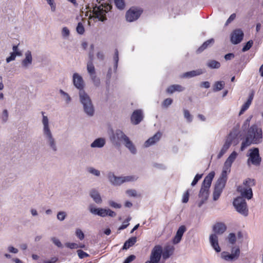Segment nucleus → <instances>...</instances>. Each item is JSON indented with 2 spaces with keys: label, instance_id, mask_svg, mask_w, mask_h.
<instances>
[{
  "label": "nucleus",
  "instance_id": "2",
  "mask_svg": "<svg viewBox=\"0 0 263 263\" xmlns=\"http://www.w3.org/2000/svg\"><path fill=\"white\" fill-rule=\"evenodd\" d=\"M215 176L214 172H211L204 178L199 193V200L198 202V206L200 208L206 201L209 195V189L211 186L212 181Z\"/></svg>",
  "mask_w": 263,
  "mask_h": 263
},
{
  "label": "nucleus",
  "instance_id": "7",
  "mask_svg": "<svg viewBox=\"0 0 263 263\" xmlns=\"http://www.w3.org/2000/svg\"><path fill=\"white\" fill-rule=\"evenodd\" d=\"M115 136L118 140L124 142L125 146L132 153L135 154L136 153L137 150L135 145L129 138L125 135L122 131L117 130L115 133Z\"/></svg>",
  "mask_w": 263,
  "mask_h": 263
},
{
  "label": "nucleus",
  "instance_id": "52",
  "mask_svg": "<svg viewBox=\"0 0 263 263\" xmlns=\"http://www.w3.org/2000/svg\"><path fill=\"white\" fill-rule=\"evenodd\" d=\"M184 117L186 119V120L189 122L192 121V117L191 115V114H190V113L189 110H187L186 109H184Z\"/></svg>",
  "mask_w": 263,
  "mask_h": 263
},
{
  "label": "nucleus",
  "instance_id": "15",
  "mask_svg": "<svg viewBox=\"0 0 263 263\" xmlns=\"http://www.w3.org/2000/svg\"><path fill=\"white\" fill-rule=\"evenodd\" d=\"M143 119L142 112L141 110H135L130 117L132 123L134 125L139 124Z\"/></svg>",
  "mask_w": 263,
  "mask_h": 263
},
{
  "label": "nucleus",
  "instance_id": "55",
  "mask_svg": "<svg viewBox=\"0 0 263 263\" xmlns=\"http://www.w3.org/2000/svg\"><path fill=\"white\" fill-rule=\"evenodd\" d=\"M58 260V258L56 256L51 257L49 259H45L43 261L44 263H56Z\"/></svg>",
  "mask_w": 263,
  "mask_h": 263
},
{
  "label": "nucleus",
  "instance_id": "14",
  "mask_svg": "<svg viewBox=\"0 0 263 263\" xmlns=\"http://www.w3.org/2000/svg\"><path fill=\"white\" fill-rule=\"evenodd\" d=\"M87 69L95 85L97 86L98 85L100 84V80L97 78L96 76V71L93 62H91V61L88 62L87 64Z\"/></svg>",
  "mask_w": 263,
  "mask_h": 263
},
{
  "label": "nucleus",
  "instance_id": "48",
  "mask_svg": "<svg viewBox=\"0 0 263 263\" xmlns=\"http://www.w3.org/2000/svg\"><path fill=\"white\" fill-rule=\"evenodd\" d=\"M77 253L80 258H84L89 256V255L87 253L84 252L82 250H78L77 251Z\"/></svg>",
  "mask_w": 263,
  "mask_h": 263
},
{
  "label": "nucleus",
  "instance_id": "6",
  "mask_svg": "<svg viewBox=\"0 0 263 263\" xmlns=\"http://www.w3.org/2000/svg\"><path fill=\"white\" fill-rule=\"evenodd\" d=\"M112 6L109 4H106L105 6L103 5L99 6H95L93 8V16L102 22L106 20V13L109 11Z\"/></svg>",
  "mask_w": 263,
  "mask_h": 263
},
{
  "label": "nucleus",
  "instance_id": "13",
  "mask_svg": "<svg viewBox=\"0 0 263 263\" xmlns=\"http://www.w3.org/2000/svg\"><path fill=\"white\" fill-rule=\"evenodd\" d=\"M243 32L240 29H236L233 31L231 34V41L234 44H237L239 43L243 39Z\"/></svg>",
  "mask_w": 263,
  "mask_h": 263
},
{
  "label": "nucleus",
  "instance_id": "49",
  "mask_svg": "<svg viewBox=\"0 0 263 263\" xmlns=\"http://www.w3.org/2000/svg\"><path fill=\"white\" fill-rule=\"evenodd\" d=\"M65 246L69 249H73L79 248V245L76 243L67 242L65 243Z\"/></svg>",
  "mask_w": 263,
  "mask_h": 263
},
{
  "label": "nucleus",
  "instance_id": "41",
  "mask_svg": "<svg viewBox=\"0 0 263 263\" xmlns=\"http://www.w3.org/2000/svg\"><path fill=\"white\" fill-rule=\"evenodd\" d=\"M77 32L80 34H83L85 32V29L81 22H79L76 28Z\"/></svg>",
  "mask_w": 263,
  "mask_h": 263
},
{
  "label": "nucleus",
  "instance_id": "17",
  "mask_svg": "<svg viewBox=\"0 0 263 263\" xmlns=\"http://www.w3.org/2000/svg\"><path fill=\"white\" fill-rule=\"evenodd\" d=\"M209 240L211 245L213 248L217 252H220L221 249L218 245V237L216 234H212L210 235Z\"/></svg>",
  "mask_w": 263,
  "mask_h": 263
},
{
  "label": "nucleus",
  "instance_id": "31",
  "mask_svg": "<svg viewBox=\"0 0 263 263\" xmlns=\"http://www.w3.org/2000/svg\"><path fill=\"white\" fill-rule=\"evenodd\" d=\"M105 143V140L102 138H98L95 140L91 144L92 147H102Z\"/></svg>",
  "mask_w": 263,
  "mask_h": 263
},
{
  "label": "nucleus",
  "instance_id": "12",
  "mask_svg": "<svg viewBox=\"0 0 263 263\" xmlns=\"http://www.w3.org/2000/svg\"><path fill=\"white\" fill-rule=\"evenodd\" d=\"M249 161H250L253 164H259L261 162V158L259 156V149L254 148L250 150Z\"/></svg>",
  "mask_w": 263,
  "mask_h": 263
},
{
  "label": "nucleus",
  "instance_id": "5",
  "mask_svg": "<svg viewBox=\"0 0 263 263\" xmlns=\"http://www.w3.org/2000/svg\"><path fill=\"white\" fill-rule=\"evenodd\" d=\"M247 137L253 141L255 144H258L262 138V130L261 128H259L257 125L253 124L249 128Z\"/></svg>",
  "mask_w": 263,
  "mask_h": 263
},
{
  "label": "nucleus",
  "instance_id": "3",
  "mask_svg": "<svg viewBox=\"0 0 263 263\" xmlns=\"http://www.w3.org/2000/svg\"><path fill=\"white\" fill-rule=\"evenodd\" d=\"M230 165H224L223 168L221 176L216 182L214 187V190L213 193V199L214 201H216L219 199L222 190L225 186L227 179V174L230 172Z\"/></svg>",
  "mask_w": 263,
  "mask_h": 263
},
{
  "label": "nucleus",
  "instance_id": "58",
  "mask_svg": "<svg viewBox=\"0 0 263 263\" xmlns=\"http://www.w3.org/2000/svg\"><path fill=\"white\" fill-rule=\"evenodd\" d=\"M173 102V100L171 98H167L163 102V105L165 107H168Z\"/></svg>",
  "mask_w": 263,
  "mask_h": 263
},
{
  "label": "nucleus",
  "instance_id": "33",
  "mask_svg": "<svg viewBox=\"0 0 263 263\" xmlns=\"http://www.w3.org/2000/svg\"><path fill=\"white\" fill-rule=\"evenodd\" d=\"M223 81H217L215 83L213 87V90L214 92L218 91L222 89L224 86Z\"/></svg>",
  "mask_w": 263,
  "mask_h": 263
},
{
  "label": "nucleus",
  "instance_id": "53",
  "mask_svg": "<svg viewBox=\"0 0 263 263\" xmlns=\"http://www.w3.org/2000/svg\"><path fill=\"white\" fill-rule=\"evenodd\" d=\"M7 250L9 252L13 254H16L18 252V250L12 246H9L7 247Z\"/></svg>",
  "mask_w": 263,
  "mask_h": 263
},
{
  "label": "nucleus",
  "instance_id": "54",
  "mask_svg": "<svg viewBox=\"0 0 263 263\" xmlns=\"http://www.w3.org/2000/svg\"><path fill=\"white\" fill-rule=\"evenodd\" d=\"M202 174H197L195 177L194 180H193L191 185L192 186H194L195 185H196L198 180H199L202 178Z\"/></svg>",
  "mask_w": 263,
  "mask_h": 263
},
{
  "label": "nucleus",
  "instance_id": "47",
  "mask_svg": "<svg viewBox=\"0 0 263 263\" xmlns=\"http://www.w3.org/2000/svg\"><path fill=\"white\" fill-rule=\"evenodd\" d=\"M114 60L115 61V67L116 68L118 66V63L119 61V52H118V50L117 49H116V50L115 51V54L114 56Z\"/></svg>",
  "mask_w": 263,
  "mask_h": 263
},
{
  "label": "nucleus",
  "instance_id": "63",
  "mask_svg": "<svg viewBox=\"0 0 263 263\" xmlns=\"http://www.w3.org/2000/svg\"><path fill=\"white\" fill-rule=\"evenodd\" d=\"M235 17H236V14L235 13L232 14L230 16V17L228 18V19L227 20L226 25H228L229 23H230L231 22H232L235 18Z\"/></svg>",
  "mask_w": 263,
  "mask_h": 263
},
{
  "label": "nucleus",
  "instance_id": "46",
  "mask_svg": "<svg viewBox=\"0 0 263 263\" xmlns=\"http://www.w3.org/2000/svg\"><path fill=\"white\" fill-rule=\"evenodd\" d=\"M66 217V213L65 212H59L57 214V219L60 221H63Z\"/></svg>",
  "mask_w": 263,
  "mask_h": 263
},
{
  "label": "nucleus",
  "instance_id": "44",
  "mask_svg": "<svg viewBox=\"0 0 263 263\" xmlns=\"http://www.w3.org/2000/svg\"><path fill=\"white\" fill-rule=\"evenodd\" d=\"M75 233L79 239L83 240L84 238V234L81 229H77Z\"/></svg>",
  "mask_w": 263,
  "mask_h": 263
},
{
  "label": "nucleus",
  "instance_id": "51",
  "mask_svg": "<svg viewBox=\"0 0 263 263\" xmlns=\"http://www.w3.org/2000/svg\"><path fill=\"white\" fill-rule=\"evenodd\" d=\"M2 119L4 122H6L8 119V112L7 109H4L2 115Z\"/></svg>",
  "mask_w": 263,
  "mask_h": 263
},
{
  "label": "nucleus",
  "instance_id": "22",
  "mask_svg": "<svg viewBox=\"0 0 263 263\" xmlns=\"http://www.w3.org/2000/svg\"><path fill=\"white\" fill-rule=\"evenodd\" d=\"M227 227L221 222L217 223L213 226L214 232L217 234H221L226 231Z\"/></svg>",
  "mask_w": 263,
  "mask_h": 263
},
{
  "label": "nucleus",
  "instance_id": "45",
  "mask_svg": "<svg viewBox=\"0 0 263 263\" xmlns=\"http://www.w3.org/2000/svg\"><path fill=\"white\" fill-rule=\"evenodd\" d=\"M51 240L58 247L62 248L63 247L62 243L58 238L53 237L51 238Z\"/></svg>",
  "mask_w": 263,
  "mask_h": 263
},
{
  "label": "nucleus",
  "instance_id": "27",
  "mask_svg": "<svg viewBox=\"0 0 263 263\" xmlns=\"http://www.w3.org/2000/svg\"><path fill=\"white\" fill-rule=\"evenodd\" d=\"M174 250V248L173 246H167L165 247L164 252L162 253V256L164 259L168 258L171 255Z\"/></svg>",
  "mask_w": 263,
  "mask_h": 263
},
{
  "label": "nucleus",
  "instance_id": "1",
  "mask_svg": "<svg viewBox=\"0 0 263 263\" xmlns=\"http://www.w3.org/2000/svg\"><path fill=\"white\" fill-rule=\"evenodd\" d=\"M255 185V181L253 179L248 178L244 181L243 184L239 186L237 190L240 192L242 197H238L234 199L233 205L236 210L240 214L246 216L248 214L246 200L243 197L248 199L252 198L253 196L251 187Z\"/></svg>",
  "mask_w": 263,
  "mask_h": 263
},
{
  "label": "nucleus",
  "instance_id": "10",
  "mask_svg": "<svg viewBox=\"0 0 263 263\" xmlns=\"http://www.w3.org/2000/svg\"><path fill=\"white\" fill-rule=\"evenodd\" d=\"M142 12L143 10L140 8L135 7H131L126 13L127 21L131 22L137 20Z\"/></svg>",
  "mask_w": 263,
  "mask_h": 263
},
{
  "label": "nucleus",
  "instance_id": "25",
  "mask_svg": "<svg viewBox=\"0 0 263 263\" xmlns=\"http://www.w3.org/2000/svg\"><path fill=\"white\" fill-rule=\"evenodd\" d=\"M106 216H109L111 217H114L116 216V214L114 211H111L110 209H106L103 208H101L100 216L104 217Z\"/></svg>",
  "mask_w": 263,
  "mask_h": 263
},
{
  "label": "nucleus",
  "instance_id": "11",
  "mask_svg": "<svg viewBox=\"0 0 263 263\" xmlns=\"http://www.w3.org/2000/svg\"><path fill=\"white\" fill-rule=\"evenodd\" d=\"M162 254V247L159 245L155 246L152 250L150 255V260H149V261L152 263H158L160 260Z\"/></svg>",
  "mask_w": 263,
  "mask_h": 263
},
{
  "label": "nucleus",
  "instance_id": "37",
  "mask_svg": "<svg viewBox=\"0 0 263 263\" xmlns=\"http://www.w3.org/2000/svg\"><path fill=\"white\" fill-rule=\"evenodd\" d=\"M221 257L223 259L227 260V261H232L236 260L234 258V256H233V255L231 254H229L228 252H223L221 254Z\"/></svg>",
  "mask_w": 263,
  "mask_h": 263
},
{
  "label": "nucleus",
  "instance_id": "39",
  "mask_svg": "<svg viewBox=\"0 0 263 263\" xmlns=\"http://www.w3.org/2000/svg\"><path fill=\"white\" fill-rule=\"evenodd\" d=\"M21 52H12L10 54V56L6 59L7 63H9L11 61L14 60L16 55H21Z\"/></svg>",
  "mask_w": 263,
  "mask_h": 263
},
{
  "label": "nucleus",
  "instance_id": "36",
  "mask_svg": "<svg viewBox=\"0 0 263 263\" xmlns=\"http://www.w3.org/2000/svg\"><path fill=\"white\" fill-rule=\"evenodd\" d=\"M101 208H97L93 205L89 206V211L93 215L100 216Z\"/></svg>",
  "mask_w": 263,
  "mask_h": 263
},
{
  "label": "nucleus",
  "instance_id": "42",
  "mask_svg": "<svg viewBox=\"0 0 263 263\" xmlns=\"http://www.w3.org/2000/svg\"><path fill=\"white\" fill-rule=\"evenodd\" d=\"M87 171L91 174L92 175H93L96 176H99L100 174V171L98 170H96L95 168H94L93 167H88L87 168Z\"/></svg>",
  "mask_w": 263,
  "mask_h": 263
},
{
  "label": "nucleus",
  "instance_id": "59",
  "mask_svg": "<svg viewBox=\"0 0 263 263\" xmlns=\"http://www.w3.org/2000/svg\"><path fill=\"white\" fill-rule=\"evenodd\" d=\"M130 218H128L126 220H125L123 222V224L121 227H120V228H119V230H121L125 229L128 226V224H129L128 222L130 221Z\"/></svg>",
  "mask_w": 263,
  "mask_h": 263
},
{
  "label": "nucleus",
  "instance_id": "50",
  "mask_svg": "<svg viewBox=\"0 0 263 263\" xmlns=\"http://www.w3.org/2000/svg\"><path fill=\"white\" fill-rule=\"evenodd\" d=\"M126 193L129 197H137L138 196V194L137 192L135 190H128L126 191Z\"/></svg>",
  "mask_w": 263,
  "mask_h": 263
},
{
  "label": "nucleus",
  "instance_id": "21",
  "mask_svg": "<svg viewBox=\"0 0 263 263\" xmlns=\"http://www.w3.org/2000/svg\"><path fill=\"white\" fill-rule=\"evenodd\" d=\"M232 144V140L230 139H227L220 151L217 155L218 159L220 158L228 151Z\"/></svg>",
  "mask_w": 263,
  "mask_h": 263
},
{
  "label": "nucleus",
  "instance_id": "32",
  "mask_svg": "<svg viewBox=\"0 0 263 263\" xmlns=\"http://www.w3.org/2000/svg\"><path fill=\"white\" fill-rule=\"evenodd\" d=\"M136 240L137 238L136 237H131L126 241H125L123 246V249L125 250L128 249L129 247L133 246L136 243Z\"/></svg>",
  "mask_w": 263,
  "mask_h": 263
},
{
  "label": "nucleus",
  "instance_id": "35",
  "mask_svg": "<svg viewBox=\"0 0 263 263\" xmlns=\"http://www.w3.org/2000/svg\"><path fill=\"white\" fill-rule=\"evenodd\" d=\"M207 66L210 68H219L220 67V63L215 60H210L207 63Z\"/></svg>",
  "mask_w": 263,
  "mask_h": 263
},
{
  "label": "nucleus",
  "instance_id": "8",
  "mask_svg": "<svg viewBox=\"0 0 263 263\" xmlns=\"http://www.w3.org/2000/svg\"><path fill=\"white\" fill-rule=\"evenodd\" d=\"M43 115V123L44 125V133L45 135H46L47 138L48 139V141L50 144V147L54 150L56 151V146L54 143V139L52 138L51 133L49 128L48 125V119L47 116H45L44 115V112L43 111L42 112Z\"/></svg>",
  "mask_w": 263,
  "mask_h": 263
},
{
  "label": "nucleus",
  "instance_id": "62",
  "mask_svg": "<svg viewBox=\"0 0 263 263\" xmlns=\"http://www.w3.org/2000/svg\"><path fill=\"white\" fill-rule=\"evenodd\" d=\"M109 204L110 206L115 208L119 209L121 207V205L120 204H118L113 201H109Z\"/></svg>",
  "mask_w": 263,
  "mask_h": 263
},
{
  "label": "nucleus",
  "instance_id": "56",
  "mask_svg": "<svg viewBox=\"0 0 263 263\" xmlns=\"http://www.w3.org/2000/svg\"><path fill=\"white\" fill-rule=\"evenodd\" d=\"M228 239L230 243L234 244L236 241V236L233 233H230L228 236Z\"/></svg>",
  "mask_w": 263,
  "mask_h": 263
},
{
  "label": "nucleus",
  "instance_id": "20",
  "mask_svg": "<svg viewBox=\"0 0 263 263\" xmlns=\"http://www.w3.org/2000/svg\"><path fill=\"white\" fill-rule=\"evenodd\" d=\"M185 230L186 228L184 226H181L179 228L177 231L176 234L173 239L174 243L177 244L180 241L182 236L184 232L185 231Z\"/></svg>",
  "mask_w": 263,
  "mask_h": 263
},
{
  "label": "nucleus",
  "instance_id": "43",
  "mask_svg": "<svg viewBox=\"0 0 263 263\" xmlns=\"http://www.w3.org/2000/svg\"><path fill=\"white\" fill-rule=\"evenodd\" d=\"M253 44V42L252 40L249 41L243 47L242 49V51L243 52H245L246 51L249 50L252 46Z\"/></svg>",
  "mask_w": 263,
  "mask_h": 263
},
{
  "label": "nucleus",
  "instance_id": "61",
  "mask_svg": "<svg viewBox=\"0 0 263 263\" xmlns=\"http://www.w3.org/2000/svg\"><path fill=\"white\" fill-rule=\"evenodd\" d=\"M90 48L92 51H90L89 53V61H91V62H93V50L94 49V45L93 44H91L90 45Z\"/></svg>",
  "mask_w": 263,
  "mask_h": 263
},
{
  "label": "nucleus",
  "instance_id": "34",
  "mask_svg": "<svg viewBox=\"0 0 263 263\" xmlns=\"http://www.w3.org/2000/svg\"><path fill=\"white\" fill-rule=\"evenodd\" d=\"M237 156V153L234 151L233 152L231 155L227 158V160L225 162L224 164H232V163L235 161L236 157Z\"/></svg>",
  "mask_w": 263,
  "mask_h": 263
},
{
  "label": "nucleus",
  "instance_id": "29",
  "mask_svg": "<svg viewBox=\"0 0 263 263\" xmlns=\"http://www.w3.org/2000/svg\"><path fill=\"white\" fill-rule=\"evenodd\" d=\"M26 57L22 61V65L24 67H27L28 65L32 63V56L31 52L28 51L25 54Z\"/></svg>",
  "mask_w": 263,
  "mask_h": 263
},
{
  "label": "nucleus",
  "instance_id": "28",
  "mask_svg": "<svg viewBox=\"0 0 263 263\" xmlns=\"http://www.w3.org/2000/svg\"><path fill=\"white\" fill-rule=\"evenodd\" d=\"M252 144H255L253 141L246 136L245 139L242 142L240 147V151H243L247 147Z\"/></svg>",
  "mask_w": 263,
  "mask_h": 263
},
{
  "label": "nucleus",
  "instance_id": "57",
  "mask_svg": "<svg viewBox=\"0 0 263 263\" xmlns=\"http://www.w3.org/2000/svg\"><path fill=\"white\" fill-rule=\"evenodd\" d=\"M69 30L66 27H64L63 28L62 30V34L64 37L68 36L69 35Z\"/></svg>",
  "mask_w": 263,
  "mask_h": 263
},
{
  "label": "nucleus",
  "instance_id": "23",
  "mask_svg": "<svg viewBox=\"0 0 263 263\" xmlns=\"http://www.w3.org/2000/svg\"><path fill=\"white\" fill-rule=\"evenodd\" d=\"M184 90V88L178 84H174L170 86L166 89L168 93H173L175 91L181 92Z\"/></svg>",
  "mask_w": 263,
  "mask_h": 263
},
{
  "label": "nucleus",
  "instance_id": "40",
  "mask_svg": "<svg viewBox=\"0 0 263 263\" xmlns=\"http://www.w3.org/2000/svg\"><path fill=\"white\" fill-rule=\"evenodd\" d=\"M231 254H232L233 256H234V258L235 259H237L238 258L240 254L239 248L238 247L233 248L231 250Z\"/></svg>",
  "mask_w": 263,
  "mask_h": 263
},
{
  "label": "nucleus",
  "instance_id": "4",
  "mask_svg": "<svg viewBox=\"0 0 263 263\" xmlns=\"http://www.w3.org/2000/svg\"><path fill=\"white\" fill-rule=\"evenodd\" d=\"M80 101L83 105L85 112L89 116L93 115L94 109L89 97L84 91L80 90Z\"/></svg>",
  "mask_w": 263,
  "mask_h": 263
},
{
  "label": "nucleus",
  "instance_id": "30",
  "mask_svg": "<svg viewBox=\"0 0 263 263\" xmlns=\"http://www.w3.org/2000/svg\"><path fill=\"white\" fill-rule=\"evenodd\" d=\"M203 73L201 69H198L196 70H193L189 72H185L183 74V77L191 78L194 76H199Z\"/></svg>",
  "mask_w": 263,
  "mask_h": 263
},
{
  "label": "nucleus",
  "instance_id": "19",
  "mask_svg": "<svg viewBox=\"0 0 263 263\" xmlns=\"http://www.w3.org/2000/svg\"><path fill=\"white\" fill-rule=\"evenodd\" d=\"M73 82L74 86L78 89H82L83 88L84 82L83 79L78 73L73 74Z\"/></svg>",
  "mask_w": 263,
  "mask_h": 263
},
{
  "label": "nucleus",
  "instance_id": "26",
  "mask_svg": "<svg viewBox=\"0 0 263 263\" xmlns=\"http://www.w3.org/2000/svg\"><path fill=\"white\" fill-rule=\"evenodd\" d=\"M214 42V40L213 39H209L205 42H204L202 45L198 48L197 50L198 53H201L205 49H206L209 46L213 44Z\"/></svg>",
  "mask_w": 263,
  "mask_h": 263
},
{
  "label": "nucleus",
  "instance_id": "9",
  "mask_svg": "<svg viewBox=\"0 0 263 263\" xmlns=\"http://www.w3.org/2000/svg\"><path fill=\"white\" fill-rule=\"evenodd\" d=\"M108 178L110 182L115 185H120L124 182L133 181L137 179L133 176L117 177L111 173L108 175Z\"/></svg>",
  "mask_w": 263,
  "mask_h": 263
},
{
  "label": "nucleus",
  "instance_id": "16",
  "mask_svg": "<svg viewBox=\"0 0 263 263\" xmlns=\"http://www.w3.org/2000/svg\"><path fill=\"white\" fill-rule=\"evenodd\" d=\"M254 93H255L254 91L252 90L251 91L250 93H249V97H248V99L247 102L242 105V106L241 108V109L239 113V115L243 114V112L249 108V107H250V106L253 100Z\"/></svg>",
  "mask_w": 263,
  "mask_h": 263
},
{
  "label": "nucleus",
  "instance_id": "38",
  "mask_svg": "<svg viewBox=\"0 0 263 263\" xmlns=\"http://www.w3.org/2000/svg\"><path fill=\"white\" fill-rule=\"evenodd\" d=\"M116 6L120 10L124 9L125 4L124 0H114Z\"/></svg>",
  "mask_w": 263,
  "mask_h": 263
},
{
  "label": "nucleus",
  "instance_id": "64",
  "mask_svg": "<svg viewBox=\"0 0 263 263\" xmlns=\"http://www.w3.org/2000/svg\"><path fill=\"white\" fill-rule=\"evenodd\" d=\"M136 257L134 255L129 256L124 261L123 263H129L135 259Z\"/></svg>",
  "mask_w": 263,
  "mask_h": 263
},
{
  "label": "nucleus",
  "instance_id": "18",
  "mask_svg": "<svg viewBox=\"0 0 263 263\" xmlns=\"http://www.w3.org/2000/svg\"><path fill=\"white\" fill-rule=\"evenodd\" d=\"M161 137V134L160 132H157L153 137L149 138L144 143V146L146 147H149L151 145L155 144L159 140Z\"/></svg>",
  "mask_w": 263,
  "mask_h": 263
},
{
  "label": "nucleus",
  "instance_id": "60",
  "mask_svg": "<svg viewBox=\"0 0 263 263\" xmlns=\"http://www.w3.org/2000/svg\"><path fill=\"white\" fill-rule=\"evenodd\" d=\"M189 192L187 191L182 196V202L183 203H186L189 201Z\"/></svg>",
  "mask_w": 263,
  "mask_h": 263
},
{
  "label": "nucleus",
  "instance_id": "24",
  "mask_svg": "<svg viewBox=\"0 0 263 263\" xmlns=\"http://www.w3.org/2000/svg\"><path fill=\"white\" fill-rule=\"evenodd\" d=\"M89 194L96 203L99 204L102 202V198L98 191L96 190H91Z\"/></svg>",
  "mask_w": 263,
  "mask_h": 263
}]
</instances>
